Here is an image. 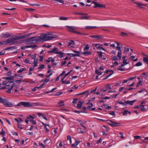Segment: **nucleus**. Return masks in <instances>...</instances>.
Returning a JSON list of instances; mask_svg holds the SVG:
<instances>
[{
	"mask_svg": "<svg viewBox=\"0 0 148 148\" xmlns=\"http://www.w3.org/2000/svg\"><path fill=\"white\" fill-rule=\"evenodd\" d=\"M129 51V49L125 47V49L124 50V52L125 53Z\"/></svg>",
	"mask_w": 148,
	"mask_h": 148,
	"instance_id": "6e6d98bb",
	"label": "nucleus"
},
{
	"mask_svg": "<svg viewBox=\"0 0 148 148\" xmlns=\"http://www.w3.org/2000/svg\"><path fill=\"white\" fill-rule=\"evenodd\" d=\"M31 34H26L25 35H22L21 36H19L20 39H23L25 38H27Z\"/></svg>",
	"mask_w": 148,
	"mask_h": 148,
	"instance_id": "4468645a",
	"label": "nucleus"
},
{
	"mask_svg": "<svg viewBox=\"0 0 148 148\" xmlns=\"http://www.w3.org/2000/svg\"><path fill=\"white\" fill-rule=\"evenodd\" d=\"M111 71H112V73L109 75H107L106 76L105 78L103 79L105 80L107 79L108 77L110 76L111 75H112V74L113 73L114 71L112 70H111Z\"/></svg>",
	"mask_w": 148,
	"mask_h": 148,
	"instance_id": "c756f323",
	"label": "nucleus"
},
{
	"mask_svg": "<svg viewBox=\"0 0 148 148\" xmlns=\"http://www.w3.org/2000/svg\"><path fill=\"white\" fill-rule=\"evenodd\" d=\"M62 92H58L56 94H55V95L56 96H59L61 95L62 94Z\"/></svg>",
	"mask_w": 148,
	"mask_h": 148,
	"instance_id": "bf43d9fd",
	"label": "nucleus"
},
{
	"mask_svg": "<svg viewBox=\"0 0 148 148\" xmlns=\"http://www.w3.org/2000/svg\"><path fill=\"white\" fill-rule=\"evenodd\" d=\"M57 49L58 48L55 47L52 50L48 51V53H54L56 54V52L58 51V50H57Z\"/></svg>",
	"mask_w": 148,
	"mask_h": 148,
	"instance_id": "412c9836",
	"label": "nucleus"
},
{
	"mask_svg": "<svg viewBox=\"0 0 148 148\" xmlns=\"http://www.w3.org/2000/svg\"><path fill=\"white\" fill-rule=\"evenodd\" d=\"M2 36L3 38H5L10 37L12 36L11 34L8 32H7L5 34L4 33H2Z\"/></svg>",
	"mask_w": 148,
	"mask_h": 148,
	"instance_id": "9b49d317",
	"label": "nucleus"
},
{
	"mask_svg": "<svg viewBox=\"0 0 148 148\" xmlns=\"http://www.w3.org/2000/svg\"><path fill=\"white\" fill-rule=\"evenodd\" d=\"M0 103H2L4 106L7 107H12L13 105L12 103L8 102V100L2 98Z\"/></svg>",
	"mask_w": 148,
	"mask_h": 148,
	"instance_id": "7ed1b4c3",
	"label": "nucleus"
},
{
	"mask_svg": "<svg viewBox=\"0 0 148 148\" xmlns=\"http://www.w3.org/2000/svg\"><path fill=\"white\" fill-rule=\"evenodd\" d=\"M38 59L37 58L35 59L34 60V63L37 64Z\"/></svg>",
	"mask_w": 148,
	"mask_h": 148,
	"instance_id": "338daca9",
	"label": "nucleus"
},
{
	"mask_svg": "<svg viewBox=\"0 0 148 148\" xmlns=\"http://www.w3.org/2000/svg\"><path fill=\"white\" fill-rule=\"evenodd\" d=\"M84 103V102L80 101L77 104V107L78 108H80L82 107V104Z\"/></svg>",
	"mask_w": 148,
	"mask_h": 148,
	"instance_id": "f3484780",
	"label": "nucleus"
},
{
	"mask_svg": "<svg viewBox=\"0 0 148 148\" xmlns=\"http://www.w3.org/2000/svg\"><path fill=\"white\" fill-rule=\"evenodd\" d=\"M106 8V5L103 4H101L97 3V5L96 7V8Z\"/></svg>",
	"mask_w": 148,
	"mask_h": 148,
	"instance_id": "a211bd4d",
	"label": "nucleus"
},
{
	"mask_svg": "<svg viewBox=\"0 0 148 148\" xmlns=\"http://www.w3.org/2000/svg\"><path fill=\"white\" fill-rule=\"evenodd\" d=\"M134 88H125L124 89L125 90H132L134 89Z\"/></svg>",
	"mask_w": 148,
	"mask_h": 148,
	"instance_id": "680f3d73",
	"label": "nucleus"
},
{
	"mask_svg": "<svg viewBox=\"0 0 148 148\" xmlns=\"http://www.w3.org/2000/svg\"><path fill=\"white\" fill-rule=\"evenodd\" d=\"M74 14L76 15H87L88 14H84L82 13H75Z\"/></svg>",
	"mask_w": 148,
	"mask_h": 148,
	"instance_id": "c9c22d12",
	"label": "nucleus"
},
{
	"mask_svg": "<svg viewBox=\"0 0 148 148\" xmlns=\"http://www.w3.org/2000/svg\"><path fill=\"white\" fill-rule=\"evenodd\" d=\"M32 39H33L34 43L38 42L44 41L42 35L40 36L32 37Z\"/></svg>",
	"mask_w": 148,
	"mask_h": 148,
	"instance_id": "423d86ee",
	"label": "nucleus"
},
{
	"mask_svg": "<svg viewBox=\"0 0 148 148\" xmlns=\"http://www.w3.org/2000/svg\"><path fill=\"white\" fill-rule=\"evenodd\" d=\"M32 37L27 38L25 40L26 41V43L27 44H34V42L33 40V39H32Z\"/></svg>",
	"mask_w": 148,
	"mask_h": 148,
	"instance_id": "9d476101",
	"label": "nucleus"
},
{
	"mask_svg": "<svg viewBox=\"0 0 148 148\" xmlns=\"http://www.w3.org/2000/svg\"><path fill=\"white\" fill-rule=\"evenodd\" d=\"M26 69L25 68H22L20 69L18 71L17 73H22L23 71H25L26 70Z\"/></svg>",
	"mask_w": 148,
	"mask_h": 148,
	"instance_id": "cd10ccee",
	"label": "nucleus"
},
{
	"mask_svg": "<svg viewBox=\"0 0 148 148\" xmlns=\"http://www.w3.org/2000/svg\"><path fill=\"white\" fill-rule=\"evenodd\" d=\"M97 27L96 26H87L85 27V29H89L95 28Z\"/></svg>",
	"mask_w": 148,
	"mask_h": 148,
	"instance_id": "a878e982",
	"label": "nucleus"
},
{
	"mask_svg": "<svg viewBox=\"0 0 148 148\" xmlns=\"http://www.w3.org/2000/svg\"><path fill=\"white\" fill-rule=\"evenodd\" d=\"M77 130L80 133H82L83 134L85 133V132L83 131L82 130L81 128H78L77 129Z\"/></svg>",
	"mask_w": 148,
	"mask_h": 148,
	"instance_id": "e433bc0d",
	"label": "nucleus"
},
{
	"mask_svg": "<svg viewBox=\"0 0 148 148\" xmlns=\"http://www.w3.org/2000/svg\"><path fill=\"white\" fill-rule=\"evenodd\" d=\"M58 104L60 105V106H64V101L61 100L59 101L58 102Z\"/></svg>",
	"mask_w": 148,
	"mask_h": 148,
	"instance_id": "c85d7f7f",
	"label": "nucleus"
},
{
	"mask_svg": "<svg viewBox=\"0 0 148 148\" xmlns=\"http://www.w3.org/2000/svg\"><path fill=\"white\" fill-rule=\"evenodd\" d=\"M90 37L92 38H96L97 39H101L103 38L102 36L99 35H92Z\"/></svg>",
	"mask_w": 148,
	"mask_h": 148,
	"instance_id": "dca6fc26",
	"label": "nucleus"
},
{
	"mask_svg": "<svg viewBox=\"0 0 148 148\" xmlns=\"http://www.w3.org/2000/svg\"><path fill=\"white\" fill-rule=\"evenodd\" d=\"M31 118L32 119H34V118L33 116H32L30 115H29V116L27 117V119H30Z\"/></svg>",
	"mask_w": 148,
	"mask_h": 148,
	"instance_id": "603ef678",
	"label": "nucleus"
},
{
	"mask_svg": "<svg viewBox=\"0 0 148 148\" xmlns=\"http://www.w3.org/2000/svg\"><path fill=\"white\" fill-rule=\"evenodd\" d=\"M80 53L85 56L89 55L91 54V53L90 52L88 51H86L84 52H80Z\"/></svg>",
	"mask_w": 148,
	"mask_h": 148,
	"instance_id": "4be33fe9",
	"label": "nucleus"
},
{
	"mask_svg": "<svg viewBox=\"0 0 148 148\" xmlns=\"http://www.w3.org/2000/svg\"><path fill=\"white\" fill-rule=\"evenodd\" d=\"M68 18L67 17H64L63 16L60 17L59 18V20H66L68 19Z\"/></svg>",
	"mask_w": 148,
	"mask_h": 148,
	"instance_id": "473e14b6",
	"label": "nucleus"
},
{
	"mask_svg": "<svg viewBox=\"0 0 148 148\" xmlns=\"http://www.w3.org/2000/svg\"><path fill=\"white\" fill-rule=\"evenodd\" d=\"M148 58L144 57L143 58V61L146 64H148V56H146Z\"/></svg>",
	"mask_w": 148,
	"mask_h": 148,
	"instance_id": "393cba45",
	"label": "nucleus"
},
{
	"mask_svg": "<svg viewBox=\"0 0 148 148\" xmlns=\"http://www.w3.org/2000/svg\"><path fill=\"white\" fill-rule=\"evenodd\" d=\"M2 45H5L10 44L9 41L8 40V39L6 41H2Z\"/></svg>",
	"mask_w": 148,
	"mask_h": 148,
	"instance_id": "bb28decb",
	"label": "nucleus"
},
{
	"mask_svg": "<svg viewBox=\"0 0 148 148\" xmlns=\"http://www.w3.org/2000/svg\"><path fill=\"white\" fill-rule=\"evenodd\" d=\"M12 134L14 135H16V136H18V133L17 132H12Z\"/></svg>",
	"mask_w": 148,
	"mask_h": 148,
	"instance_id": "de8ad7c7",
	"label": "nucleus"
},
{
	"mask_svg": "<svg viewBox=\"0 0 148 148\" xmlns=\"http://www.w3.org/2000/svg\"><path fill=\"white\" fill-rule=\"evenodd\" d=\"M56 54H58L59 55L58 56L60 58H61L63 57V54L64 53L62 52H58V51L56 52Z\"/></svg>",
	"mask_w": 148,
	"mask_h": 148,
	"instance_id": "aec40b11",
	"label": "nucleus"
},
{
	"mask_svg": "<svg viewBox=\"0 0 148 148\" xmlns=\"http://www.w3.org/2000/svg\"><path fill=\"white\" fill-rule=\"evenodd\" d=\"M73 71L72 70H71L68 73H66V74H65V75H64V78H65L67 76H68V75H69L70 74V73L72 72Z\"/></svg>",
	"mask_w": 148,
	"mask_h": 148,
	"instance_id": "a18cd8bd",
	"label": "nucleus"
},
{
	"mask_svg": "<svg viewBox=\"0 0 148 148\" xmlns=\"http://www.w3.org/2000/svg\"><path fill=\"white\" fill-rule=\"evenodd\" d=\"M75 45L74 41L73 40H70L69 42V43L67 45L68 47H69L71 45Z\"/></svg>",
	"mask_w": 148,
	"mask_h": 148,
	"instance_id": "5701e85b",
	"label": "nucleus"
},
{
	"mask_svg": "<svg viewBox=\"0 0 148 148\" xmlns=\"http://www.w3.org/2000/svg\"><path fill=\"white\" fill-rule=\"evenodd\" d=\"M8 84V81H5L3 82L2 84L3 85H6V84Z\"/></svg>",
	"mask_w": 148,
	"mask_h": 148,
	"instance_id": "774afa93",
	"label": "nucleus"
},
{
	"mask_svg": "<svg viewBox=\"0 0 148 148\" xmlns=\"http://www.w3.org/2000/svg\"><path fill=\"white\" fill-rule=\"evenodd\" d=\"M110 114L114 116H115V112L114 111H113L112 112H110L109 113Z\"/></svg>",
	"mask_w": 148,
	"mask_h": 148,
	"instance_id": "69168bd1",
	"label": "nucleus"
},
{
	"mask_svg": "<svg viewBox=\"0 0 148 148\" xmlns=\"http://www.w3.org/2000/svg\"><path fill=\"white\" fill-rule=\"evenodd\" d=\"M90 17L89 16H82L80 17V18L81 19H89Z\"/></svg>",
	"mask_w": 148,
	"mask_h": 148,
	"instance_id": "b1692460",
	"label": "nucleus"
},
{
	"mask_svg": "<svg viewBox=\"0 0 148 148\" xmlns=\"http://www.w3.org/2000/svg\"><path fill=\"white\" fill-rule=\"evenodd\" d=\"M73 52L75 53H77L76 54H74V53H67L66 54L68 56H70L71 57H73L74 56H80V54H81L80 52H79L78 51L73 50Z\"/></svg>",
	"mask_w": 148,
	"mask_h": 148,
	"instance_id": "6e6552de",
	"label": "nucleus"
},
{
	"mask_svg": "<svg viewBox=\"0 0 148 148\" xmlns=\"http://www.w3.org/2000/svg\"><path fill=\"white\" fill-rule=\"evenodd\" d=\"M89 48V47L88 44H86L85 47L84 48V50L86 51V50H88Z\"/></svg>",
	"mask_w": 148,
	"mask_h": 148,
	"instance_id": "4c0bfd02",
	"label": "nucleus"
},
{
	"mask_svg": "<svg viewBox=\"0 0 148 148\" xmlns=\"http://www.w3.org/2000/svg\"><path fill=\"white\" fill-rule=\"evenodd\" d=\"M78 100V99L77 98L74 99L73 101H72V103H76L77 102V100Z\"/></svg>",
	"mask_w": 148,
	"mask_h": 148,
	"instance_id": "4d7b16f0",
	"label": "nucleus"
},
{
	"mask_svg": "<svg viewBox=\"0 0 148 148\" xmlns=\"http://www.w3.org/2000/svg\"><path fill=\"white\" fill-rule=\"evenodd\" d=\"M74 112L75 113H79L81 112H82V113L85 112L84 111H83L82 110H80V111H78V110H74Z\"/></svg>",
	"mask_w": 148,
	"mask_h": 148,
	"instance_id": "79ce46f5",
	"label": "nucleus"
},
{
	"mask_svg": "<svg viewBox=\"0 0 148 148\" xmlns=\"http://www.w3.org/2000/svg\"><path fill=\"white\" fill-rule=\"evenodd\" d=\"M95 45V47H96L97 49H99V48H100V45L99 44H96V45Z\"/></svg>",
	"mask_w": 148,
	"mask_h": 148,
	"instance_id": "864d4df0",
	"label": "nucleus"
},
{
	"mask_svg": "<svg viewBox=\"0 0 148 148\" xmlns=\"http://www.w3.org/2000/svg\"><path fill=\"white\" fill-rule=\"evenodd\" d=\"M97 53L98 54V56L99 58H102V52L101 51H98Z\"/></svg>",
	"mask_w": 148,
	"mask_h": 148,
	"instance_id": "2f4dec72",
	"label": "nucleus"
},
{
	"mask_svg": "<svg viewBox=\"0 0 148 148\" xmlns=\"http://www.w3.org/2000/svg\"><path fill=\"white\" fill-rule=\"evenodd\" d=\"M92 3L94 4H95L94 6H93V8H96V7L97 5V4L98 3L96 2H95L94 1H92Z\"/></svg>",
	"mask_w": 148,
	"mask_h": 148,
	"instance_id": "a19ab883",
	"label": "nucleus"
},
{
	"mask_svg": "<svg viewBox=\"0 0 148 148\" xmlns=\"http://www.w3.org/2000/svg\"><path fill=\"white\" fill-rule=\"evenodd\" d=\"M38 89V86H36L35 87L33 88H32V91H35L37 90V89Z\"/></svg>",
	"mask_w": 148,
	"mask_h": 148,
	"instance_id": "0e129e2a",
	"label": "nucleus"
},
{
	"mask_svg": "<svg viewBox=\"0 0 148 148\" xmlns=\"http://www.w3.org/2000/svg\"><path fill=\"white\" fill-rule=\"evenodd\" d=\"M119 134L121 136L120 137L121 138H124V137L123 136V133L122 132H121L119 133Z\"/></svg>",
	"mask_w": 148,
	"mask_h": 148,
	"instance_id": "3c124183",
	"label": "nucleus"
},
{
	"mask_svg": "<svg viewBox=\"0 0 148 148\" xmlns=\"http://www.w3.org/2000/svg\"><path fill=\"white\" fill-rule=\"evenodd\" d=\"M142 65V64L140 62H138L135 65V66H141Z\"/></svg>",
	"mask_w": 148,
	"mask_h": 148,
	"instance_id": "58836bf2",
	"label": "nucleus"
},
{
	"mask_svg": "<svg viewBox=\"0 0 148 148\" xmlns=\"http://www.w3.org/2000/svg\"><path fill=\"white\" fill-rule=\"evenodd\" d=\"M17 47L16 46H12L10 47H8L5 49V50L8 51L10 50H13L14 49H16Z\"/></svg>",
	"mask_w": 148,
	"mask_h": 148,
	"instance_id": "2eb2a0df",
	"label": "nucleus"
},
{
	"mask_svg": "<svg viewBox=\"0 0 148 148\" xmlns=\"http://www.w3.org/2000/svg\"><path fill=\"white\" fill-rule=\"evenodd\" d=\"M106 88L107 90L110 89H111L110 86L109 84H108L106 86Z\"/></svg>",
	"mask_w": 148,
	"mask_h": 148,
	"instance_id": "ea45409f",
	"label": "nucleus"
},
{
	"mask_svg": "<svg viewBox=\"0 0 148 148\" xmlns=\"http://www.w3.org/2000/svg\"><path fill=\"white\" fill-rule=\"evenodd\" d=\"M53 32H49L45 34H44L43 33L42 34L44 41L53 40V38L57 37L56 35H53L52 34Z\"/></svg>",
	"mask_w": 148,
	"mask_h": 148,
	"instance_id": "f257e3e1",
	"label": "nucleus"
},
{
	"mask_svg": "<svg viewBox=\"0 0 148 148\" xmlns=\"http://www.w3.org/2000/svg\"><path fill=\"white\" fill-rule=\"evenodd\" d=\"M29 61V59H25L24 61V62L25 63H27Z\"/></svg>",
	"mask_w": 148,
	"mask_h": 148,
	"instance_id": "e2e57ef3",
	"label": "nucleus"
},
{
	"mask_svg": "<svg viewBox=\"0 0 148 148\" xmlns=\"http://www.w3.org/2000/svg\"><path fill=\"white\" fill-rule=\"evenodd\" d=\"M51 57H49L48 58V59L46 60V62H47V63H48L50 62L51 61Z\"/></svg>",
	"mask_w": 148,
	"mask_h": 148,
	"instance_id": "052dcab7",
	"label": "nucleus"
},
{
	"mask_svg": "<svg viewBox=\"0 0 148 148\" xmlns=\"http://www.w3.org/2000/svg\"><path fill=\"white\" fill-rule=\"evenodd\" d=\"M66 27L68 29V30L70 32L75 33L79 34L84 35V34L82 33L76 31L75 30L76 27H75L68 26Z\"/></svg>",
	"mask_w": 148,
	"mask_h": 148,
	"instance_id": "39448f33",
	"label": "nucleus"
},
{
	"mask_svg": "<svg viewBox=\"0 0 148 148\" xmlns=\"http://www.w3.org/2000/svg\"><path fill=\"white\" fill-rule=\"evenodd\" d=\"M121 35L123 37H126L128 36V34L125 32H122L121 33Z\"/></svg>",
	"mask_w": 148,
	"mask_h": 148,
	"instance_id": "7c9ffc66",
	"label": "nucleus"
},
{
	"mask_svg": "<svg viewBox=\"0 0 148 148\" xmlns=\"http://www.w3.org/2000/svg\"><path fill=\"white\" fill-rule=\"evenodd\" d=\"M53 0L54 1H57V2H60V3H61L62 4H64V1L63 0Z\"/></svg>",
	"mask_w": 148,
	"mask_h": 148,
	"instance_id": "09e8293b",
	"label": "nucleus"
},
{
	"mask_svg": "<svg viewBox=\"0 0 148 148\" xmlns=\"http://www.w3.org/2000/svg\"><path fill=\"white\" fill-rule=\"evenodd\" d=\"M20 39L19 36L8 39L10 43H14L16 40Z\"/></svg>",
	"mask_w": 148,
	"mask_h": 148,
	"instance_id": "1a4fd4ad",
	"label": "nucleus"
},
{
	"mask_svg": "<svg viewBox=\"0 0 148 148\" xmlns=\"http://www.w3.org/2000/svg\"><path fill=\"white\" fill-rule=\"evenodd\" d=\"M121 47L119 46H117L116 47V50H118V53L116 56H114L112 57V60H113L116 61L118 60H121Z\"/></svg>",
	"mask_w": 148,
	"mask_h": 148,
	"instance_id": "f03ea898",
	"label": "nucleus"
},
{
	"mask_svg": "<svg viewBox=\"0 0 148 148\" xmlns=\"http://www.w3.org/2000/svg\"><path fill=\"white\" fill-rule=\"evenodd\" d=\"M24 9L25 10L28 11H30L31 12H34L35 10V9H33L32 8H25Z\"/></svg>",
	"mask_w": 148,
	"mask_h": 148,
	"instance_id": "72a5a7b5",
	"label": "nucleus"
},
{
	"mask_svg": "<svg viewBox=\"0 0 148 148\" xmlns=\"http://www.w3.org/2000/svg\"><path fill=\"white\" fill-rule=\"evenodd\" d=\"M127 60H124L123 62V64L125 65L127 64L128 63L127 62Z\"/></svg>",
	"mask_w": 148,
	"mask_h": 148,
	"instance_id": "5fc2aeb1",
	"label": "nucleus"
},
{
	"mask_svg": "<svg viewBox=\"0 0 148 148\" xmlns=\"http://www.w3.org/2000/svg\"><path fill=\"white\" fill-rule=\"evenodd\" d=\"M108 121H110L111 123H109L108 124L111 127H118L119 126L121 125L120 123H118L117 122L114 121L110 119L108 120Z\"/></svg>",
	"mask_w": 148,
	"mask_h": 148,
	"instance_id": "0eeeda50",
	"label": "nucleus"
},
{
	"mask_svg": "<svg viewBox=\"0 0 148 148\" xmlns=\"http://www.w3.org/2000/svg\"><path fill=\"white\" fill-rule=\"evenodd\" d=\"M95 73L98 74L99 75H102L103 72H99L98 70H95Z\"/></svg>",
	"mask_w": 148,
	"mask_h": 148,
	"instance_id": "f704fd0d",
	"label": "nucleus"
},
{
	"mask_svg": "<svg viewBox=\"0 0 148 148\" xmlns=\"http://www.w3.org/2000/svg\"><path fill=\"white\" fill-rule=\"evenodd\" d=\"M141 137V136H134V138L136 139H139Z\"/></svg>",
	"mask_w": 148,
	"mask_h": 148,
	"instance_id": "13d9d810",
	"label": "nucleus"
},
{
	"mask_svg": "<svg viewBox=\"0 0 148 148\" xmlns=\"http://www.w3.org/2000/svg\"><path fill=\"white\" fill-rule=\"evenodd\" d=\"M45 66L44 64H42L40 65L39 68H38V69H43L45 67Z\"/></svg>",
	"mask_w": 148,
	"mask_h": 148,
	"instance_id": "49530a36",
	"label": "nucleus"
},
{
	"mask_svg": "<svg viewBox=\"0 0 148 148\" xmlns=\"http://www.w3.org/2000/svg\"><path fill=\"white\" fill-rule=\"evenodd\" d=\"M142 81L141 80L139 81L136 84V86L137 87H138L140 86V84L142 83Z\"/></svg>",
	"mask_w": 148,
	"mask_h": 148,
	"instance_id": "8fccbe9b",
	"label": "nucleus"
},
{
	"mask_svg": "<svg viewBox=\"0 0 148 148\" xmlns=\"http://www.w3.org/2000/svg\"><path fill=\"white\" fill-rule=\"evenodd\" d=\"M89 94V92L88 91H84L83 92L79 93L77 94V95H85V97H87V96Z\"/></svg>",
	"mask_w": 148,
	"mask_h": 148,
	"instance_id": "ddd939ff",
	"label": "nucleus"
},
{
	"mask_svg": "<svg viewBox=\"0 0 148 148\" xmlns=\"http://www.w3.org/2000/svg\"><path fill=\"white\" fill-rule=\"evenodd\" d=\"M128 110H125L124 112L122 113L123 115H126L127 114Z\"/></svg>",
	"mask_w": 148,
	"mask_h": 148,
	"instance_id": "37998d69",
	"label": "nucleus"
},
{
	"mask_svg": "<svg viewBox=\"0 0 148 148\" xmlns=\"http://www.w3.org/2000/svg\"><path fill=\"white\" fill-rule=\"evenodd\" d=\"M136 100H134L132 101H125L124 102L125 103L127 104H130V105H132L134 103L136 102Z\"/></svg>",
	"mask_w": 148,
	"mask_h": 148,
	"instance_id": "f8f14e48",
	"label": "nucleus"
},
{
	"mask_svg": "<svg viewBox=\"0 0 148 148\" xmlns=\"http://www.w3.org/2000/svg\"><path fill=\"white\" fill-rule=\"evenodd\" d=\"M5 132L4 131L3 129H2L1 132H0V134L1 135H3V136H5Z\"/></svg>",
	"mask_w": 148,
	"mask_h": 148,
	"instance_id": "c03bdc74",
	"label": "nucleus"
},
{
	"mask_svg": "<svg viewBox=\"0 0 148 148\" xmlns=\"http://www.w3.org/2000/svg\"><path fill=\"white\" fill-rule=\"evenodd\" d=\"M23 106L25 107H31L33 106V104L31 103L30 102H21L16 105V107Z\"/></svg>",
	"mask_w": 148,
	"mask_h": 148,
	"instance_id": "20e7f679",
	"label": "nucleus"
},
{
	"mask_svg": "<svg viewBox=\"0 0 148 148\" xmlns=\"http://www.w3.org/2000/svg\"><path fill=\"white\" fill-rule=\"evenodd\" d=\"M133 3L137 5V6L138 7H139L141 8H144L142 6H143L142 3H140L136 2L134 1L133 2Z\"/></svg>",
	"mask_w": 148,
	"mask_h": 148,
	"instance_id": "6ab92c4d",
	"label": "nucleus"
}]
</instances>
